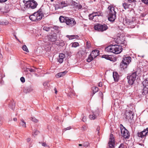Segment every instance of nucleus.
I'll list each match as a JSON object with an SVG mask.
<instances>
[{
    "label": "nucleus",
    "mask_w": 148,
    "mask_h": 148,
    "mask_svg": "<svg viewBox=\"0 0 148 148\" xmlns=\"http://www.w3.org/2000/svg\"><path fill=\"white\" fill-rule=\"evenodd\" d=\"M105 50L108 52L118 54L120 53L122 51V47L121 45H111L106 47Z\"/></svg>",
    "instance_id": "obj_1"
},
{
    "label": "nucleus",
    "mask_w": 148,
    "mask_h": 148,
    "mask_svg": "<svg viewBox=\"0 0 148 148\" xmlns=\"http://www.w3.org/2000/svg\"><path fill=\"white\" fill-rule=\"evenodd\" d=\"M116 8H114L113 6L110 5L108 7V19L110 21L113 22L116 18V12L115 9Z\"/></svg>",
    "instance_id": "obj_2"
},
{
    "label": "nucleus",
    "mask_w": 148,
    "mask_h": 148,
    "mask_svg": "<svg viewBox=\"0 0 148 148\" xmlns=\"http://www.w3.org/2000/svg\"><path fill=\"white\" fill-rule=\"evenodd\" d=\"M37 3L34 0L29 1L26 2L25 3V7L26 8L34 9L37 6Z\"/></svg>",
    "instance_id": "obj_3"
},
{
    "label": "nucleus",
    "mask_w": 148,
    "mask_h": 148,
    "mask_svg": "<svg viewBox=\"0 0 148 148\" xmlns=\"http://www.w3.org/2000/svg\"><path fill=\"white\" fill-rule=\"evenodd\" d=\"M108 28V27L106 24H97L94 27L95 30L98 31L102 32L106 31Z\"/></svg>",
    "instance_id": "obj_4"
},
{
    "label": "nucleus",
    "mask_w": 148,
    "mask_h": 148,
    "mask_svg": "<svg viewBox=\"0 0 148 148\" xmlns=\"http://www.w3.org/2000/svg\"><path fill=\"white\" fill-rule=\"evenodd\" d=\"M121 135L124 138H128L130 137V134L128 131L122 125L120 126Z\"/></svg>",
    "instance_id": "obj_5"
},
{
    "label": "nucleus",
    "mask_w": 148,
    "mask_h": 148,
    "mask_svg": "<svg viewBox=\"0 0 148 148\" xmlns=\"http://www.w3.org/2000/svg\"><path fill=\"white\" fill-rule=\"evenodd\" d=\"M66 19L65 23L69 27H72L76 25V23L74 18L67 17Z\"/></svg>",
    "instance_id": "obj_6"
},
{
    "label": "nucleus",
    "mask_w": 148,
    "mask_h": 148,
    "mask_svg": "<svg viewBox=\"0 0 148 148\" xmlns=\"http://www.w3.org/2000/svg\"><path fill=\"white\" fill-rule=\"evenodd\" d=\"M136 76V72H134L130 76H127V77L128 79V82L130 85H132L135 81Z\"/></svg>",
    "instance_id": "obj_7"
},
{
    "label": "nucleus",
    "mask_w": 148,
    "mask_h": 148,
    "mask_svg": "<svg viewBox=\"0 0 148 148\" xmlns=\"http://www.w3.org/2000/svg\"><path fill=\"white\" fill-rule=\"evenodd\" d=\"M115 143V141L113 135L112 134H110L108 143V148H113L114 147Z\"/></svg>",
    "instance_id": "obj_8"
},
{
    "label": "nucleus",
    "mask_w": 148,
    "mask_h": 148,
    "mask_svg": "<svg viewBox=\"0 0 148 148\" xmlns=\"http://www.w3.org/2000/svg\"><path fill=\"white\" fill-rule=\"evenodd\" d=\"M144 88L142 93L143 95L145 94L148 92V78L144 80L143 82Z\"/></svg>",
    "instance_id": "obj_9"
},
{
    "label": "nucleus",
    "mask_w": 148,
    "mask_h": 148,
    "mask_svg": "<svg viewBox=\"0 0 148 148\" xmlns=\"http://www.w3.org/2000/svg\"><path fill=\"white\" fill-rule=\"evenodd\" d=\"M134 116V113L131 111H126L125 114V118L128 120H132Z\"/></svg>",
    "instance_id": "obj_10"
},
{
    "label": "nucleus",
    "mask_w": 148,
    "mask_h": 148,
    "mask_svg": "<svg viewBox=\"0 0 148 148\" xmlns=\"http://www.w3.org/2000/svg\"><path fill=\"white\" fill-rule=\"evenodd\" d=\"M99 115L98 111H95L92 112V114L89 115V118L90 120H94L97 118Z\"/></svg>",
    "instance_id": "obj_11"
},
{
    "label": "nucleus",
    "mask_w": 148,
    "mask_h": 148,
    "mask_svg": "<svg viewBox=\"0 0 148 148\" xmlns=\"http://www.w3.org/2000/svg\"><path fill=\"white\" fill-rule=\"evenodd\" d=\"M36 13H37V15L36 16V21H39L41 19L42 16H43L42 12L40 10Z\"/></svg>",
    "instance_id": "obj_12"
},
{
    "label": "nucleus",
    "mask_w": 148,
    "mask_h": 148,
    "mask_svg": "<svg viewBox=\"0 0 148 148\" xmlns=\"http://www.w3.org/2000/svg\"><path fill=\"white\" fill-rule=\"evenodd\" d=\"M48 40L49 41L54 42L56 40V37L54 35H51L48 36Z\"/></svg>",
    "instance_id": "obj_13"
},
{
    "label": "nucleus",
    "mask_w": 148,
    "mask_h": 148,
    "mask_svg": "<svg viewBox=\"0 0 148 148\" xmlns=\"http://www.w3.org/2000/svg\"><path fill=\"white\" fill-rule=\"evenodd\" d=\"M113 77L114 80L115 82L118 81L119 78V75L116 72H113Z\"/></svg>",
    "instance_id": "obj_14"
},
{
    "label": "nucleus",
    "mask_w": 148,
    "mask_h": 148,
    "mask_svg": "<svg viewBox=\"0 0 148 148\" xmlns=\"http://www.w3.org/2000/svg\"><path fill=\"white\" fill-rule=\"evenodd\" d=\"M91 54V55L93 56V57L95 58L99 55V51L97 50H94L92 51Z\"/></svg>",
    "instance_id": "obj_15"
},
{
    "label": "nucleus",
    "mask_w": 148,
    "mask_h": 148,
    "mask_svg": "<svg viewBox=\"0 0 148 148\" xmlns=\"http://www.w3.org/2000/svg\"><path fill=\"white\" fill-rule=\"evenodd\" d=\"M65 55L63 53H60L59 55L58 61L60 63H62L63 61V59L65 57Z\"/></svg>",
    "instance_id": "obj_16"
},
{
    "label": "nucleus",
    "mask_w": 148,
    "mask_h": 148,
    "mask_svg": "<svg viewBox=\"0 0 148 148\" xmlns=\"http://www.w3.org/2000/svg\"><path fill=\"white\" fill-rule=\"evenodd\" d=\"M37 13L36 12L34 14L30 15L29 17L30 19L32 21H36V16L37 15Z\"/></svg>",
    "instance_id": "obj_17"
},
{
    "label": "nucleus",
    "mask_w": 148,
    "mask_h": 148,
    "mask_svg": "<svg viewBox=\"0 0 148 148\" xmlns=\"http://www.w3.org/2000/svg\"><path fill=\"white\" fill-rule=\"evenodd\" d=\"M131 57L129 56L125 57L123 58V60L122 61L128 64L131 61Z\"/></svg>",
    "instance_id": "obj_18"
},
{
    "label": "nucleus",
    "mask_w": 148,
    "mask_h": 148,
    "mask_svg": "<svg viewBox=\"0 0 148 148\" xmlns=\"http://www.w3.org/2000/svg\"><path fill=\"white\" fill-rule=\"evenodd\" d=\"M124 40L123 39V38L119 37L117 39L116 42L119 44H123L124 43Z\"/></svg>",
    "instance_id": "obj_19"
},
{
    "label": "nucleus",
    "mask_w": 148,
    "mask_h": 148,
    "mask_svg": "<svg viewBox=\"0 0 148 148\" xmlns=\"http://www.w3.org/2000/svg\"><path fill=\"white\" fill-rule=\"evenodd\" d=\"M128 64L122 61L120 63V67L123 69H125L127 68Z\"/></svg>",
    "instance_id": "obj_20"
},
{
    "label": "nucleus",
    "mask_w": 148,
    "mask_h": 148,
    "mask_svg": "<svg viewBox=\"0 0 148 148\" xmlns=\"http://www.w3.org/2000/svg\"><path fill=\"white\" fill-rule=\"evenodd\" d=\"M92 89L93 91V93L91 96H93L98 91L99 88L97 87L94 86L92 88Z\"/></svg>",
    "instance_id": "obj_21"
},
{
    "label": "nucleus",
    "mask_w": 148,
    "mask_h": 148,
    "mask_svg": "<svg viewBox=\"0 0 148 148\" xmlns=\"http://www.w3.org/2000/svg\"><path fill=\"white\" fill-rule=\"evenodd\" d=\"M59 4V8H62L64 7H65L67 6V4L64 1L61 2Z\"/></svg>",
    "instance_id": "obj_22"
},
{
    "label": "nucleus",
    "mask_w": 148,
    "mask_h": 148,
    "mask_svg": "<svg viewBox=\"0 0 148 148\" xmlns=\"http://www.w3.org/2000/svg\"><path fill=\"white\" fill-rule=\"evenodd\" d=\"M20 126H22L23 127H26V123L25 122L23 119H22L21 120V122L20 123Z\"/></svg>",
    "instance_id": "obj_23"
},
{
    "label": "nucleus",
    "mask_w": 148,
    "mask_h": 148,
    "mask_svg": "<svg viewBox=\"0 0 148 148\" xmlns=\"http://www.w3.org/2000/svg\"><path fill=\"white\" fill-rule=\"evenodd\" d=\"M66 37L69 38V40H72L74 38H77L78 37L77 35H67Z\"/></svg>",
    "instance_id": "obj_24"
},
{
    "label": "nucleus",
    "mask_w": 148,
    "mask_h": 148,
    "mask_svg": "<svg viewBox=\"0 0 148 148\" xmlns=\"http://www.w3.org/2000/svg\"><path fill=\"white\" fill-rule=\"evenodd\" d=\"M101 15V13L100 12H94L92 13V15H91V16H92L93 17H95L97 16H99Z\"/></svg>",
    "instance_id": "obj_25"
},
{
    "label": "nucleus",
    "mask_w": 148,
    "mask_h": 148,
    "mask_svg": "<svg viewBox=\"0 0 148 148\" xmlns=\"http://www.w3.org/2000/svg\"><path fill=\"white\" fill-rule=\"evenodd\" d=\"M67 17L60 16L59 18L60 21L61 23L65 22V23L66 18Z\"/></svg>",
    "instance_id": "obj_26"
},
{
    "label": "nucleus",
    "mask_w": 148,
    "mask_h": 148,
    "mask_svg": "<svg viewBox=\"0 0 148 148\" xmlns=\"http://www.w3.org/2000/svg\"><path fill=\"white\" fill-rule=\"evenodd\" d=\"M94 58L91 55V54L88 56V57L87 60V61L88 62H90Z\"/></svg>",
    "instance_id": "obj_27"
},
{
    "label": "nucleus",
    "mask_w": 148,
    "mask_h": 148,
    "mask_svg": "<svg viewBox=\"0 0 148 148\" xmlns=\"http://www.w3.org/2000/svg\"><path fill=\"white\" fill-rule=\"evenodd\" d=\"M130 6V4H129L126 3L125 2L123 3V6L125 10L129 8Z\"/></svg>",
    "instance_id": "obj_28"
},
{
    "label": "nucleus",
    "mask_w": 148,
    "mask_h": 148,
    "mask_svg": "<svg viewBox=\"0 0 148 148\" xmlns=\"http://www.w3.org/2000/svg\"><path fill=\"white\" fill-rule=\"evenodd\" d=\"M143 133V136L145 137L148 133V128H147L146 129H144L143 131L141 132Z\"/></svg>",
    "instance_id": "obj_29"
},
{
    "label": "nucleus",
    "mask_w": 148,
    "mask_h": 148,
    "mask_svg": "<svg viewBox=\"0 0 148 148\" xmlns=\"http://www.w3.org/2000/svg\"><path fill=\"white\" fill-rule=\"evenodd\" d=\"M72 47L76 48L79 46V44L77 42H74L71 43Z\"/></svg>",
    "instance_id": "obj_30"
},
{
    "label": "nucleus",
    "mask_w": 148,
    "mask_h": 148,
    "mask_svg": "<svg viewBox=\"0 0 148 148\" xmlns=\"http://www.w3.org/2000/svg\"><path fill=\"white\" fill-rule=\"evenodd\" d=\"M102 57L103 58H104L106 59L110 60V61H112L111 60V57H110L108 55H103L102 56Z\"/></svg>",
    "instance_id": "obj_31"
},
{
    "label": "nucleus",
    "mask_w": 148,
    "mask_h": 148,
    "mask_svg": "<svg viewBox=\"0 0 148 148\" xmlns=\"http://www.w3.org/2000/svg\"><path fill=\"white\" fill-rule=\"evenodd\" d=\"M22 49L24 51H25L27 52H29V50L27 48V47L25 45H24L23 46Z\"/></svg>",
    "instance_id": "obj_32"
},
{
    "label": "nucleus",
    "mask_w": 148,
    "mask_h": 148,
    "mask_svg": "<svg viewBox=\"0 0 148 148\" xmlns=\"http://www.w3.org/2000/svg\"><path fill=\"white\" fill-rule=\"evenodd\" d=\"M39 143L41 144L43 146H44L45 147H47L48 148H49V146L46 143L44 142H39Z\"/></svg>",
    "instance_id": "obj_33"
},
{
    "label": "nucleus",
    "mask_w": 148,
    "mask_h": 148,
    "mask_svg": "<svg viewBox=\"0 0 148 148\" xmlns=\"http://www.w3.org/2000/svg\"><path fill=\"white\" fill-rule=\"evenodd\" d=\"M58 29V27L56 26H54L53 27H50V31H54L55 30H57Z\"/></svg>",
    "instance_id": "obj_34"
},
{
    "label": "nucleus",
    "mask_w": 148,
    "mask_h": 148,
    "mask_svg": "<svg viewBox=\"0 0 148 148\" xmlns=\"http://www.w3.org/2000/svg\"><path fill=\"white\" fill-rule=\"evenodd\" d=\"M43 29L44 30L48 32L50 31V27H47L46 26H45L43 27Z\"/></svg>",
    "instance_id": "obj_35"
},
{
    "label": "nucleus",
    "mask_w": 148,
    "mask_h": 148,
    "mask_svg": "<svg viewBox=\"0 0 148 148\" xmlns=\"http://www.w3.org/2000/svg\"><path fill=\"white\" fill-rule=\"evenodd\" d=\"M74 5L75 7L77 8L78 9H81L82 8V6L81 5L78 4L77 3L75 4Z\"/></svg>",
    "instance_id": "obj_36"
},
{
    "label": "nucleus",
    "mask_w": 148,
    "mask_h": 148,
    "mask_svg": "<svg viewBox=\"0 0 148 148\" xmlns=\"http://www.w3.org/2000/svg\"><path fill=\"white\" fill-rule=\"evenodd\" d=\"M31 120L32 121L34 122L35 123H37L38 121V120L34 117H32Z\"/></svg>",
    "instance_id": "obj_37"
},
{
    "label": "nucleus",
    "mask_w": 148,
    "mask_h": 148,
    "mask_svg": "<svg viewBox=\"0 0 148 148\" xmlns=\"http://www.w3.org/2000/svg\"><path fill=\"white\" fill-rule=\"evenodd\" d=\"M63 76V75L61 73V72L58 73L56 75V77L57 78H59Z\"/></svg>",
    "instance_id": "obj_38"
},
{
    "label": "nucleus",
    "mask_w": 148,
    "mask_h": 148,
    "mask_svg": "<svg viewBox=\"0 0 148 148\" xmlns=\"http://www.w3.org/2000/svg\"><path fill=\"white\" fill-rule=\"evenodd\" d=\"M143 133H142L141 132H139L138 133V136L139 137L142 138L144 137V136H143Z\"/></svg>",
    "instance_id": "obj_39"
},
{
    "label": "nucleus",
    "mask_w": 148,
    "mask_h": 148,
    "mask_svg": "<svg viewBox=\"0 0 148 148\" xmlns=\"http://www.w3.org/2000/svg\"><path fill=\"white\" fill-rule=\"evenodd\" d=\"M89 145V143L88 142H86L83 144V146L84 147H87Z\"/></svg>",
    "instance_id": "obj_40"
},
{
    "label": "nucleus",
    "mask_w": 148,
    "mask_h": 148,
    "mask_svg": "<svg viewBox=\"0 0 148 148\" xmlns=\"http://www.w3.org/2000/svg\"><path fill=\"white\" fill-rule=\"evenodd\" d=\"M33 134L34 135H38L39 133V131L38 130H34V132H33Z\"/></svg>",
    "instance_id": "obj_41"
},
{
    "label": "nucleus",
    "mask_w": 148,
    "mask_h": 148,
    "mask_svg": "<svg viewBox=\"0 0 148 148\" xmlns=\"http://www.w3.org/2000/svg\"><path fill=\"white\" fill-rule=\"evenodd\" d=\"M86 47L87 48L89 49L91 47L90 43L89 42L87 41L86 42Z\"/></svg>",
    "instance_id": "obj_42"
},
{
    "label": "nucleus",
    "mask_w": 148,
    "mask_h": 148,
    "mask_svg": "<svg viewBox=\"0 0 148 148\" xmlns=\"http://www.w3.org/2000/svg\"><path fill=\"white\" fill-rule=\"evenodd\" d=\"M28 69L31 72H34L36 71V70L35 69L28 68Z\"/></svg>",
    "instance_id": "obj_43"
},
{
    "label": "nucleus",
    "mask_w": 148,
    "mask_h": 148,
    "mask_svg": "<svg viewBox=\"0 0 148 148\" xmlns=\"http://www.w3.org/2000/svg\"><path fill=\"white\" fill-rule=\"evenodd\" d=\"M144 3L148 4V0H141Z\"/></svg>",
    "instance_id": "obj_44"
},
{
    "label": "nucleus",
    "mask_w": 148,
    "mask_h": 148,
    "mask_svg": "<svg viewBox=\"0 0 148 148\" xmlns=\"http://www.w3.org/2000/svg\"><path fill=\"white\" fill-rule=\"evenodd\" d=\"M118 148H125L124 145L123 144H121Z\"/></svg>",
    "instance_id": "obj_45"
},
{
    "label": "nucleus",
    "mask_w": 148,
    "mask_h": 148,
    "mask_svg": "<svg viewBox=\"0 0 148 148\" xmlns=\"http://www.w3.org/2000/svg\"><path fill=\"white\" fill-rule=\"evenodd\" d=\"M92 15V14H90L89 15V18L90 19L93 20L94 19V18H95V17H93L92 16H91V15Z\"/></svg>",
    "instance_id": "obj_46"
},
{
    "label": "nucleus",
    "mask_w": 148,
    "mask_h": 148,
    "mask_svg": "<svg viewBox=\"0 0 148 148\" xmlns=\"http://www.w3.org/2000/svg\"><path fill=\"white\" fill-rule=\"evenodd\" d=\"M21 82L23 83L25 82V79L23 77H22L20 78Z\"/></svg>",
    "instance_id": "obj_47"
},
{
    "label": "nucleus",
    "mask_w": 148,
    "mask_h": 148,
    "mask_svg": "<svg viewBox=\"0 0 148 148\" xmlns=\"http://www.w3.org/2000/svg\"><path fill=\"white\" fill-rule=\"evenodd\" d=\"M127 1L129 3H131L132 2H136V0H127Z\"/></svg>",
    "instance_id": "obj_48"
},
{
    "label": "nucleus",
    "mask_w": 148,
    "mask_h": 148,
    "mask_svg": "<svg viewBox=\"0 0 148 148\" xmlns=\"http://www.w3.org/2000/svg\"><path fill=\"white\" fill-rule=\"evenodd\" d=\"M99 95L100 96L101 98H103V94L101 92H100L99 93Z\"/></svg>",
    "instance_id": "obj_49"
},
{
    "label": "nucleus",
    "mask_w": 148,
    "mask_h": 148,
    "mask_svg": "<svg viewBox=\"0 0 148 148\" xmlns=\"http://www.w3.org/2000/svg\"><path fill=\"white\" fill-rule=\"evenodd\" d=\"M67 73V71H65L64 72H61V73L63 75V76L65 74H66Z\"/></svg>",
    "instance_id": "obj_50"
},
{
    "label": "nucleus",
    "mask_w": 148,
    "mask_h": 148,
    "mask_svg": "<svg viewBox=\"0 0 148 148\" xmlns=\"http://www.w3.org/2000/svg\"><path fill=\"white\" fill-rule=\"evenodd\" d=\"M83 51L82 50H80L77 53L79 54H81V55H82L83 53Z\"/></svg>",
    "instance_id": "obj_51"
},
{
    "label": "nucleus",
    "mask_w": 148,
    "mask_h": 148,
    "mask_svg": "<svg viewBox=\"0 0 148 148\" xmlns=\"http://www.w3.org/2000/svg\"><path fill=\"white\" fill-rule=\"evenodd\" d=\"M2 117L0 116V126L1 125L2 123Z\"/></svg>",
    "instance_id": "obj_52"
},
{
    "label": "nucleus",
    "mask_w": 148,
    "mask_h": 148,
    "mask_svg": "<svg viewBox=\"0 0 148 148\" xmlns=\"http://www.w3.org/2000/svg\"><path fill=\"white\" fill-rule=\"evenodd\" d=\"M86 120V117L85 116H84L83 117L82 121L83 122H85Z\"/></svg>",
    "instance_id": "obj_53"
},
{
    "label": "nucleus",
    "mask_w": 148,
    "mask_h": 148,
    "mask_svg": "<svg viewBox=\"0 0 148 148\" xmlns=\"http://www.w3.org/2000/svg\"><path fill=\"white\" fill-rule=\"evenodd\" d=\"M100 130V127L99 126H97V134H99V131Z\"/></svg>",
    "instance_id": "obj_54"
},
{
    "label": "nucleus",
    "mask_w": 148,
    "mask_h": 148,
    "mask_svg": "<svg viewBox=\"0 0 148 148\" xmlns=\"http://www.w3.org/2000/svg\"><path fill=\"white\" fill-rule=\"evenodd\" d=\"M7 0H0V3H3L6 2Z\"/></svg>",
    "instance_id": "obj_55"
},
{
    "label": "nucleus",
    "mask_w": 148,
    "mask_h": 148,
    "mask_svg": "<svg viewBox=\"0 0 148 148\" xmlns=\"http://www.w3.org/2000/svg\"><path fill=\"white\" fill-rule=\"evenodd\" d=\"M71 129V127H66V128H65L64 129L65 130H70Z\"/></svg>",
    "instance_id": "obj_56"
},
{
    "label": "nucleus",
    "mask_w": 148,
    "mask_h": 148,
    "mask_svg": "<svg viewBox=\"0 0 148 148\" xmlns=\"http://www.w3.org/2000/svg\"><path fill=\"white\" fill-rule=\"evenodd\" d=\"M31 140V139L29 138H28L26 139V141L27 142H29Z\"/></svg>",
    "instance_id": "obj_57"
},
{
    "label": "nucleus",
    "mask_w": 148,
    "mask_h": 148,
    "mask_svg": "<svg viewBox=\"0 0 148 148\" xmlns=\"http://www.w3.org/2000/svg\"><path fill=\"white\" fill-rule=\"evenodd\" d=\"M102 86V83L101 82H99L98 84V86L99 87H101Z\"/></svg>",
    "instance_id": "obj_58"
},
{
    "label": "nucleus",
    "mask_w": 148,
    "mask_h": 148,
    "mask_svg": "<svg viewBox=\"0 0 148 148\" xmlns=\"http://www.w3.org/2000/svg\"><path fill=\"white\" fill-rule=\"evenodd\" d=\"M47 82H45V83H43V85L45 86H47Z\"/></svg>",
    "instance_id": "obj_59"
},
{
    "label": "nucleus",
    "mask_w": 148,
    "mask_h": 148,
    "mask_svg": "<svg viewBox=\"0 0 148 148\" xmlns=\"http://www.w3.org/2000/svg\"><path fill=\"white\" fill-rule=\"evenodd\" d=\"M146 15L145 14H141V16L142 17H144Z\"/></svg>",
    "instance_id": "obj_60"
},
{
    "label": "nucleus",
    "mask_w": 148,
    "mask_h": 148,
    "mask_svg": "<svg viewBox=\"0 0 148 148\" xmlns=\"http://www.w3.org/2000/svg\"><path fill=\"white\" fill-rule=\"evenodd\" d=\"M13 120L14 121H17V119L16 118H13Z\"/></svg>",
    "instance_id": "obj_61"
},
{
    "label": "nucleus",
    "mask_w": 148,
    "mask_h": 148,
    "mask_svg": "<svg viewBox=\"0 0 148 148\" xmlns=\"http://www.w3.org/2000/svg\"><path fill=\"white\" fill-rule=\"evenodd\" d=\"M85 127H86V126H84L83 127H82V128H83V130H85Z\"/></svg>",
    "instance_id": "obj_62"
},
{
    "label": "nucleus",
    "mask_w": 148,
    "mask_h": 148,
    "mask_svg": "<svg viewBox=\"0 0 148 148\" xmlns=\"http://www.w3.org/2000/svg\"><path fill=\"white\" fill-rule=\"evenodd\" d=\"M2 54L0 53V59H1L2 58Z\"/></svg>",
    "instance_id": "obj_63"
},
{
    "label": "nucleus",
    "mask_w": 148,
    "mask_h": 148,
    "mask_svg": "<svg viewBox=\"0 0 148 148\" xmlns=\"http://www.w3.org/2000/svg\"><path fill=\"white\" fill-rule=\"evenodd\" d=\"M54 90H55V93L56 94H57V90H56V88H54Z\"/></svg>",
    "instance_id": "obj_64"
}]
</instances>
